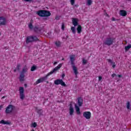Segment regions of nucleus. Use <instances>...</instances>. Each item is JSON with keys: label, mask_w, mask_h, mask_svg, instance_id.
Wrapping results in <instances>:
<instances>
[{"label": "nucleus", "mask_w": 131, "mask_h": 131, "mask_svg": "<svg viewBox=\"0 0 131 131\" xmlns=\"http://www.w3.org/2000/svg\"><path fill=\"white\" fill-rule=\"evenodd\" d=\"M0 123L1 124H10V122L8 121H5L4 120H2L0 121Z\"/></svg>", "instance_id": "20"}, {"label": "nucleus", "mask_w": 131, "mask_h": 131, "mask_svg": "<svg viewBox=\"0 0 131 131\" xmlns=\"http://www.w3.org/2000/svg\"><path fill=\"white\" fill-rule=\"evenodd\" d=\"M36 126H37V124L36 123V122H34L32 123L31 124L32 127H35Z\"/></svg>", "instance_id": "28"}, {"label": "nucleus", "mask_w": 131, "mask_h": 131, "mask_svg": "<svg viewBox=\"0 0 131 131\" xmlns=\"http://www.w3.org/2000/svg\"><path fill=\"white\" fill-rule=\"evenodd\" d=\"M37 113L39 114V115H42V110L39 109L37 111Z\"/></svg>", "instance_id": "25"}, {"label": "nucleus", "mask_w": 131, "mask_h": 131, "mask_svg": "<svg viewBox=\"0 0 131 131\" xmlns=\"http://www.w3.org/2000/svg\"><path fill=\"white\" fill-rule=\"evenodd\" d=\"M54 44L57 48H60V47H61V42L60 41H56Z\"/></svg>", "instance_id": "19"}, {"label": "nucleus", "mask_w": 131, "mask_h": 131, "mask_svg": "<svg viewBox=\"0 0 131 131\" xmlns=\"http://www.w3.org/2000/svg\"><path fill=\"white\" fill-rule=\"evenodd\" d=\"M113 42H114V38H107L104 42V45H106L107 46H111V45H113Z\"/></svg>", "instance_id": "5"}, {"label": "nucleus", "mask_w": 131, "mask_h": 131, "mask_svg": "<svg viewBox=\"0 0 131 131\" xmlns=\"http://www.w3.org/2000/svg\"><path fill=\"white\" fill-rule=\"evenodd\" d=\"M86 3H86L87 6H91V5L93 4V0H87Z\"/></svg>", "instance_id": "24"}, {"label": "nucleus", "mask_w": 131, "mask_h": 131, "mask_svg": "<svg viewBox=\"0 0 131 131\" xmlns=\"http://www.w3.org/2000/svg\"><path fill=\"white\" fill-rule=\"evenodd\" d=\"M63 66V63H60L58 66H57L56 67H55L52 71H51L50 73H49L46 76L41 77L39 79H38L35 83L34 84L36 85V84H38V83H41V82H43V81H45V80H47V78H48V76H50L51 74H53V73H55L56 71H58L61 67Z\"/></svg>", "instance_id": "1"}, {"label": "nucleus", "mask_w": 131, "mask_h": 131, "mask_svg": "<svg viewBox=\"0 0 131 131\" xmlns=\"http://www.w3.org/2000/svg\"><path fill=\"white\" fill-rule=\"evenodd\" d=\"M54 84L56 85H59V84H60L62 85V86H66V84H65V82H64L62 79L55 80L54 81Z\"/></svg>", "instance_id": "6"}, {"label": "nucleus", "mask_w": 131, "mask_h": 131, "mask_svg": "<svg viewBox=\"0 0 131 131\" xmlns=\"http://www.w3.org/2000/svg\"><path fill=\"white\" fill-rule=\"evenodd\" d=\"M0 35H1V33H0Z\"/></svg>", "instance_id": "48"}, {"label": "nucleus", "mask_w": 131, "mask_h": 131, "mask_svg": "<svg viewBox=\"0 0 131 131\" xmlns=\"http://www.w3.org/2000/svg\"><path fill=\"white\" fill-rule=\"evenodd\" d=\"M72 24L74 25V27L75 26H77V25H78V21H79L78 20V19L77 18H73L72 19Z\"/></svg>", "instance_id": "12"}, {"label": "nucleus", "mask_w": 131, "mask_h": 131, "mask_svg": "<svg viewBox=\"0 0 131 131\" xmlns=\"http://www.w3.org/2000/svg\"><path fill=\"white\" fill-rule=\"evenodd\" d=\"M118 77H119L120 78V77H122V75H118Z\"/></svg>", "instance_id": "39"}, {"label": "nucleus", "mask_w": 131, "mask_h": 131, "mask_svg": "<svg viewBox=\"0 0 131 131\" xmlns=\"http://www.w3.org/2000/svg\"><path fill=\"white\" fill-rule=\"evenodd\" d=\"M25 86L26 88V86H27V84H25Z\"/></svg>", "instance_id": "44"}, {"label": "nucleus", "mask_w": 131, "mask_h": 131, "mask_svg": "<svg viewBox=\"0 0 131 131\" xmlns=\"http://www.w3.org/2000/svg\"><path fill=\"white\" fill-rule=\"evenodd\" d=\"M71 5L73 6L75 4V0H70Z\"/></svg>", "instance_id": "30"}, {"label": "nucleus", "mask_w": 131, "mask_h": 131, "mask_svg": "<svg viewBox=\"0 0 131 131\" xmlns=\"http://www.w3.org/2000/svg\"><path fill=\"white\" fill-rule=\"evenodd\" d=\"M105 16H106V17H109V15H108V14H107V13H105L104 14Z\"/></svg>", "instance_id": "36"}, {"label": "nucleus", "mask_w": 131, "mask_h": 131, "mask_svg": "<svg viewBox=\"0 0 131 131\" xmlns=\"http://www.w3.org/2000/svg\"><path fill=\"white\" fill-rule=\"evenodd\" d=\"M2 91H3V89L2 88H0V93L1 92H2Z\"/></svg>", "instance_id": "43"}, {"label": "nucleus", "mask_w": 131, "mask_h": 131, "mask_svg": "<svg viewBox=\"0 0 131 131\" xmlns=\"http://www.w3.org/2000/svg\"><path fill=\"white\" fill-rule=\"evenodd\" d=\"M127 1H130L131 0H127Z\"/></svg>", "instance_id": "47"}, {"label": "nucleus", "mask_w": 131, "mask_h": 131, "mask_svg": "<svg viewBox=\"0 0 131 131\" xmlns=\"http://www.w3.org/2000/svg\"><path fill=\"white\" fill-rule=\"evenodd\" d=\"M83 102V100H82V98H78V104L79 106H81L82 105V103Z\"/></svg>", "instance_id": "17"}, {"label": "nucleus", "mask_w": 131, "mask_h": 131, "mask_svg": "<svg viewBox=\"0 0 131 131\" xmlns=\"http://www.w3.org/2000/svg\"><path fill=\"white\" fill-rule=\"evenodd\" d=\"M3 108V105H0V110H2Z\"/></svg>", "instance_id": "42"}, {"label": "nucleus", "mask_w": 131, "mask_h": 131, "mask_svg": "<svg viewBox=\"0 0 131 131\" xmlns=\"http://www.w3.org/2000/svg\"><path fill=\"white\" fill-rule=\"evenodd\" d=\"M65 29V25L64 24H62L61 25V30L64 31Z\"/></svg>", "instance_id": "31"}, {"label": "nucleus", "mask_w": 131, "mask_h": 131, "mask_svg": "<svg viewBox=\"0 0 131 131\" xmlns=\"http://www.w3.org/2000/svg\"><path fill=\"white\" fill-rule=\"evenodd\" d=\"M37 14L40 17H49L51 16V12L46 10H40L37 12Z\"/></svg>", "instance_id": "3"}, {"label": "nucleus", "mask_w": 131, "mask_h": 131, "mask_svg": "<svg viewBox=\"0 0 131 131\" xmlns=\"http://www.w3.org/2000/svg\"><path fill=\"white\" fill-rule=\"evenodd\" d=\"M115 76H116V74H113L112 75V77H115Z\"/></svg>", "instance_id": "34"}, {"label": "nucleus", "mask_w": 131, "mask_h": 131, "mask_svg": "<svg viewBox=\"0 0 131 131\" xmlns=\"http://www.w3.org/2000/svg\"><path fill=\"white\" fill-rule=\"evenodd\" d=\"M56 64H58V62L57 61L54 62V65H56Z\"/></svg>", "instance_id": "40"}, {"label": "nucleus", "mask_w": 131, "mask_h": 131, "mask_svg": "<svg viewBox=\"0 0 131 131\" xmlns=\"http://www.w3.org/2000/svg\"><path fill=\"white\" fill-rule=\"evenodd\" d=\"M0 25L5 26L7 25V19L4 17H0Z\"/></svg>", "instance_id": "10"}, {"label": "nucleus", "mask_w": 131, "mask_h": 131, "mask_svg": "<svg viewBox=\"0 0 131 131\" xmlns=\"http://www.w3.org/2000/svg\"><path fill=\"white\" fill-rule=\"evenodd\" d=\"M129 49H131V44H129L127 46L125 47V52H127Z\"/></svg>", "instance_id": "21"}, {"label": "nucleus", "mask_w": 131, "mask_h": 131, "mask_svg": "<svg viewBox=\"0 0 131 131\" xmlns=\"http://www.w3.org/2000/svg\"><path fill=\"white\" fill-rule=\"evenodd\" d=\"M75 110L77 113V114L79 115L80 114V108H79V107H78V106H77L76 104L75 105Z\"/></svg>", "instance_id": "14"}, {"label": "nucleus", "mask_w": 131, "mask_h": 131, "mask_svg": "<svg viewBox=\"0 0 131 131\" xmlns=\"http://www.w3.org/2000/svg\"><path fill=\"white\" fill-rule=\"evenodd\" d=\"M74 113V108L72 106H70L69 108V114L71 116L73 115V114Z\"/></svg>", "instance_id": "13"}, {"label": "nucleus", "mask_w": 131, "mask_h": 131, "mask_svg": "<svg viewBox=\"0 0 131 131\" xmlns=\"http://www.w3.org/2000/svg\"><path fill=\"white\" fill-rule=\"evenodd\" d=\"M98 80L99 81H101V80H102V77L101 76L98 77Z\"/></svg>", "instance_id": "33"}, {"label": "nucleus", "mask_w": 131, "mask_h": 131, "mask_svg": "<svg viewBox=\"0 0 131 131\" xmlns=\"http://www.w3.org/2000/svg\"><path fill=\"white\" fill-rule=\"evenodd\" d=\"M28 71V68H27V66H25V67L23 69L21 73L25 74V72H27Z\"/></svg>", "instance_id": "22"}, {"label": "nucleus", "mask_w": 131, "mask_h": 131, "mask_svg": "<svg viewBox=\"0 0 131 131\" xmlns=\"http://www.w3.org/2000/svg\"><path fill=\"white\" fill-rule=\"evenodd\" d=\"M29 28H30V29L32 30L33 29V26L32 25V23H30L29 24Z\"/></svg>", "instance_id": "27"}, {"label": "nucleus", "mask_w": 131, "mask_h": 131, "mask_svg": "<svg viewBox=\"0 0 131 131\" xmlns=\"http://www.w3.org/2000/svg\"><path fill=\"white\" fill-rule=\"evenodd\" d=\"M19 95H20V99L21 100H23L25 96H24V88L23 87H19Z\"/></svg>", "instance_id": "8"}, {"label": "nucleus", "mask_w": 131, "mask_h": 131, "mask_svg": "<svg viewBox=\"0 0 131 131\" xmlns=\"http://www.w3.org/2000/svg\"><path fill=\"white\" fill-rule=\"evenodd\" d=\"M20 70V65L18 64L17 66L16 69L14 70V72H16V71H19Z\"/></svg>", "instance_id": "26"}, {"label": "nucleus", "mask_w": 131, "mask_h": 131, "mask_svg": "<svg viewBox=\"0 0 131 131\" xmlns=\"http://www.w3.org/2000/svg\"><path fill=\"white\" fill-rule=\"evenodd\" d=\"M4 98H5V96H3V97H2V99H4Z\"/></svg>", "instance_id": "45"}, {"label": "nucleus", "mask_w": 131, "mask_h": 131, "mask_svg": "<svg viewBox=\"0 0 131 131\" xmlns=\"http://www.w3.org/2000/svg\"><path fill=\"white\" fill-rule=\"evenodd\" d=\"M107 61L108 63H111V64H112V65L113 66V68H115L116 67V65H115V62H113L112 60L107 59Z\"/></svg>", "instance_id": "18"}, {"label": "nucleus", "mask_w": 131, "mask_h": 131, "mask_svg": "<svg viewBox=\"0 0 131 131\" xmlns=\"http://www.w3.org/2000/svg\"><path fill=\"white\" fill-rule=\"evenodd\" d=\"M24 77H25V75L24 73H21L19 77V80L20 81H24Z\"/></svg>", "instance_id": "15"}, {"label": "nucleus", "mask_w": 131, "mask_h": 131, "mask_svg": "<svg viewBox=\"0 0 131 131\" xmlns=\"http://www.w3.org/2000/svg\"><path fill=\"white\" fill-rule=\"evenodd\" d=\"M82 28L81 27V26L80 25H78V27L77 28V33L80 34L81 33Z\"/></svg>", "instance_id": "16"}, {"label": "nucleus", "mask_w": 131, "mask_h": 131, "mask_svg": "<svg viewBox=\"0 0 131 131\" xmlns=\"http://www.w3.org/2000/svg\"><path fill=\"white\" fill-rule=\"evenodd\" d=\"M83 116L85 119H91V117H92V113L91 112H84L83 113Z\"/></svg>", "instance_id": "7"}, {"label": "nucleus", "mask_w": 131, "mask_h": 131, "mask_svg": "<svg viewBox=\"0 0 131 131\" xmlns=\"http://www.w3.org/2000/svg\"><path fill=\"white\" fill-rule=\"evenodd\" d=\"M15 109V106L12 105H10L8 106H7V107L6 108V113H11V112H12L13 111V110Z\"/></svg>", "instance_id": "9"}, {"label": "nucleus", "mask_w": 131, "mask_h": 131, "mask_svg": "<svg viewBox=\"0 0 131 131\" xmlns=\"http://www.w3.org/2000/svg\"><path fill=\"white\" fill-rule=\"evenodd\" d=\"M71 30H72V32L74 34H75L76 33V31H75V27H72L71 28Z\"/></svg>", "instance_id": "23"}, {"label": "nucleus", "mask_w": 131, "mask_h": 131, "mask_svg": "<svg viewBox=\"0 0 131 131\" xmlns=\"http://www.w3.org/2000/svg\"><path fill=\"white\" fill-rule=\"evenodd\" d=\"M87 62L88 61H86V60L83 59V64H86Z\"/></svg>", "instance_id": "32"}, {"label": "nucleus", "mask_w": 131, "mask_h": 131, "mask_svg": "<svg viewBox=\"0 0 131 131\" xmlns=\"http://www.w3.org/2000/svg\"><path fill=\"white\" fill-rule=\"evenodd\" d=\"M25 2H31L32 0H24Z\"/></svg>", "instance_id": "38"}, {"label": "nucleus", "mask_w": 131, "mask_h": 131, "mask_svg": "<svg viewBox=\"0 0 131 131\" xmlns=\"http://www.w3.org/2000/svg\"><path fill=\"white\" fill-rule=\"evenodd\" d=\"M34 30L35 31H36V30H37V28H36V27L34 28Z\"/></svg>", "instance_id": "37"}, {"label": "nucleus", "mask_w": 131, "mask_h": 131, "mask_svg": "<svg viewBox=\"0 0 131 131\" xmlns=\"http://www.w3.org/2000/svg\"><path fill=\"white\" fill-rule=\"evenodd\" d=\"M35 69H36V67L35 66H33L31 69V71H34Z\"/></svg>", "instance_id": "29"}, {"label": "nucleus", "mask_w": 131, "mask_h": 131, "mask_svg": "<svg viewBox=\"0 0 131 131\" xmlns=\"http://www.w3.org/2000/svg\"><path fill=\"white\" fill-rule=\"evenodd\" d=\"M70 59L71 60V64L72 65L73 70L75 75L78 74V72L77 71V68L74 65V61H75V55H72L70 56Z\"/></svg>", "instance_id": "2"}, {"label": "nucleus", "mask_w": 131, "mask_h": 131, "mask_svg": "<svg viewBox=\"0 0 131 131\" xmlns=\"http://www.w3.org/2000/svg\"><path fill=\"white\" fill-rule=\"evenodd\" d=\"M61 77L62 78H64V77H65V74H62V75H61Z\"/></svg>", "instance_id": "35"}, {"label": "nucleus", "mask_w": 131, "mask_h": 131, "mask_svg": "<svg viewBox=\"0 0 131 131\" xmlns=\"http://www.w3.org/2000/svg\"><path fill=\"white\" fill-rule=\"evenodd\" d=\"M31 131H34V129H32Z\"/></svg>", "instance_id": "46"}, {"label": "nucleus", "mask_w": 131, "mask_h": 131, "mask_svg": "<svg viewBox=\"0 0 131 131\" xmlns=\"http://www.w3.org/2000/svg\"><path fill=\"white\" fill-rule=\"evenodd\" d=\"M36 40H38L36 36H29L27 38L26 43H29V42H32V41H35Z\"/></svg>", "instance_id": "4"}, {"label": "nucleus", "mask_w": 131, "mask_h": 131, "mask_svg": "<svg viewBox=\"0 0 131 131\" xmlns=\"http://www.w3.org/2000/svg\"><path fill=\"white\" fill-rule=\"evenodd\" d=\"M119 15L120 16H122V17H125L127 15V12L125 10H120Z\"/></svg>", "instance_id": "11"}, {"label": "nucleus", "mask_w": 131, "mask_h": 131, "mask_svg": "<svg viewBox=\"0 0 131 131\" xmlns=\"http://www.w3.org/2000/svg\"><path fill=\"white\" fill-rule=\"evenodd\" d=\"M112 21H115V18L114 17H113L112 18Z\"/></svg>", "instance_id": "41"}]
</instances>
